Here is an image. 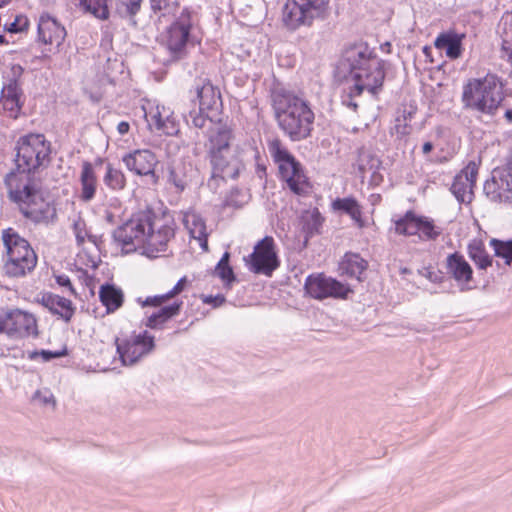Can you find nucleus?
I'll return each mask as SVG.
<instances>
[{
	"label": "nucleus",
	"mask_w": 512,
	"mask_h": 512,
	"mask_svg": "<svg viewBox=\"0 0 512 512\" xmlns=\"http://www.w3.org/2000/svg\"><path fill=\"white\" fill-rule=\"evenodd\" d=\"M208 158L212 170L209 186H218V180L237 179L244 168L242 161L232 150L209 152Z\"/></svg>",
	"instance_id": "12"
},
{
	"label": "nucleus",
	"mask_w": 512,
	"mask_h": 512,
	"mask_svg": "<svg viewBox=\"0 0 512 512\" xmlns=\"http://www.w3.org/2000/svg\"><path fill=\"white\" fill-rule=\"evenodd\" d=\"M198 99V108L193 107L183 112V118L189 127L203 129L206 123L212 122L211 117L204 112H217L222 108V98L218 87L214 86L210 80H203L201 85L196 87Z\"/></svg>",
	"instance_id": "9"
},
{
	"label": "nucleus",
	"mask_w": 512,
	"mask_h": 512,
	"mask_svg": "<svg viewBox=\"0 0 512 512\" xmlns=\"http://www.w3.org/2000/svg\"><path fill=\"white\" fill-rule=\"evenodd\" d=\"M389 46H390V43H388V42H387V43L385 44V48H388Z\"/></svg>",
	"instance_id": "64"
},
{
	"label": "nucleus",
	"mask_w": 512,
	"mask_h": 512,
	"mask_svg": "<svg viewBox=\"0 0 512 512\" xmlns=\"http://www.w3.org/2000/svg\"><path fill=\"white\" fill-rule=\"evenodd\" d=\"M233 139L232 129L226 124H217L214 128L210 130L209 134V152H218L226 150H232L230 143Z\"/></svg>",
	"instance_id": "26"
},
{
	"label": "nucleus",
	"mask_w": 512,
	"mask_h": 512,
	"mask_svg": "<svg viewBox=\"0 0 512 512\" xmlns=\"http://www.w3.org/2000/svg\"><path fill=\"white\" fill-rule=\"evenodd\" d=\"M34 399H38L43 404L47 405L50 403L55 404L54 396L52 393L46 391L42 393L41 391H36L34 394Z\"/></svg>",
	"instance_id": "49"
},
{
	"label": "nucleus",
	"mask_w": 512,
	"mask_h": 512,
	"mask_svg": "<svg viewBox=\"0 0 512 512\" xmlns=\"http://www.w3.org/2000/svg\"><path fill=\"white\" fill-rule=\"evenodd\" d=\"M38 39L44 44L59 47L65 40L66 30L58 20L48 13L40 16L38 21Z\"/></svg>",
	"instance_id": "18"
},
{
	"label": "nucleus",
	"mask_w": 512,
	"mask_h": 512,
	"mask_svg": "<svg viewBox=\"0 0 512 512\" xmlns=\"http://www.w3.org/2000/svg\"><path fill=\"white\" fill-rule=\"evenodd\" d=\"M170 299H171V297H168V292H167V293L161 294V295L148 296L144 300H142V298L139 297V298H137V302L142 307L150 306V307L161 308V307H163V304L168 302Z\"/></svg>",
	"instance_id": "44"
},
{
	"label": "nucleus",
	"mask_w": 512,
	"mask_h": 512,
	"mask_svg": "<svg viewBox=\"0 0 512 512\" xmlns=\"http://www.w3.org/2000/svg\"><path fill=\"white\" fill-rule=\"evenodd\" d=\"M142 0H119L117 11L123 18H129L136 24L134 17L140 11Z\"/></svg>",
	"instance_id": "42"
},
{
	"label": "nucleus",
	"mask_w": 512,
	"mask_h": 512,
	"mask_svg": "<svg viewBox=\"0 0 512 512\" xmlns=\"http://www.w3.org/2000/svg\"><path fill=\"white\" fill-rule=\"evenodd\" d=\"M197 175V169L190 161L180 159L169 167L168 181L175 187L177 193H182L191 185Z\"/></svg>",
	"instance_id": "19"
},
{
	"label": "nucleus",
	"mask_w": 512,
	"mask_h": 512,
	"mask_svg": "<svg viewBox=\"0 0 512 512\" xmlns=\"http://www.w3.org/2000/svg\"><path fill=\"white\" fill-rule=\"evenodd\" d=\"M385 65L386 62L378 57L373 48L360 41L343 50L338 69L344 75H350L354 81L352 94L361 95L366 90L376 96L382 90Z\"/></svg>",
	"instance_id": "3"
},
{
	"label": "nucleus",
	"mask_w": 512,
	"mask_h": 512,
	"mask_svg": "<svg viewBox=\"0 0 512 512\" xmlns=\"http://www.w3.org/2000/svg\"><path fill=\"white\" fill-rule=\"evenodd\" d=\"M421 218L422 216L416 215L413 211H407L403 217L395 222L396 233L405 236H419Z\"/></svg>",
	"instance_id": "34"
},
{
	"label": "nucleus",
	"mask_w": 512,
	"mask_h": 512,
	"mask_svg": "<svg viewBox=\"0 0 512 512\" xmlns=\"http://www.w3.org/2000/svg\"><path fill=\"white\" fill-rule=\"evenodd\" d=\"M203 302L206 304H211L214 307H219L225 302V297L223 295H216V296H206L203 299Z\"/></svg>",
	"instance_id": "51"
},
{
	"label": "nucleus",
	"mask_w": 512,
	"mask_h": 512,
	"mask_svg": "<svg viewBox=\"0 0 512 512\" xmlns=\"http://www.w3.org/2000/svg\"><path fill=\"white\" fill-rule=\"evenodd\" d=\"M249 270L255 274L271 277L280 266V260L276 251V244L272 236H265L259 240L253 252L245 258Z\"/></svg>",
	"instance_id": "10"
},
{
	"label": "nucleus",
	"mask_w": 512,
	"mask_h": 512,
	"mask_svg": "<svg viewBox=\"0 0 512 512\" xmlns=\"http://www.w3.org/2000/svg\"><path fill=\"white\" fill-rule=\"evenodd\" d=\"M80 6L100 20L109 18L107 0H79Z\"/></svg>",
	"instance_id": "38"
},
{
	"label": "nucleus",
	"mask_w": 512,
	"mask_h": 512,
	"mask_svg": "<svg viewBox=\"0 0 512 512\" xmlns=\"http://www.w3.org/2000/svg\"><path fill=\"white\" fill-rule=\"evenodd\" d=\"M2 240L6 248L7 257L37 258L28 241L22 238L14 229H4Z\"/></svg>",
	"instance_id": "21"
},
{
	"label": "nucleus",
	"mask_w": 512,
	"mask_h": 512,
	"mask_svg": "<svg viewBox=\"0 0 512 512\" xmlns=\"http://www.w3.org/2000/svg\"><path fill=\"white\" fill-rule=\"evenodd\" d=\"M389 46H390V43H388V42H387V43L385 44V48H388Z\"/></svg>",
	"instance_id": "63"
},
{
	"label": "nucleus",
	"mask_w": 512,
	"mask_h": 512,
	"mask_svg": "<svg viewBox=\"0 0 512 512\" xmlns=\"http://www.w3.org/2000/svg\"><path fill=\"white\" fill-rule=\"evenodd\" d=\"M29 27V20L25 15H17L13 22L5 25V29L10 33H19L26 31Z\"/></svg>",
	"instance_id": "46"
},
{
	"label": "nucleus",
	"mask_w": 512,
	"mask_h": 512,
	"mask_svg": "<svg viewBox=\"0 0 512 512\" xmlns=\"http://www.w3.org/2000/svg\"><path fill=\"white\" fill-rule=\"evenodd\" d=\"M122 161L130 172L137 176L147 177L148 183L151 185L158 184L160 177L156 174L155 168L159 160L151 150L136 149L125 154Z\"/></svg>",
	"instance_id": "14"
},
{
	"label": "nucleus",
	"mask_w": 512,
	"mask_h": 512,
	"mask_svg": "<svg viewBox=\"0 0 512 512\" xmlns=\"http://www.w3.org/2000/svg\"><path fill=\"white\" fill-rule=\"evenodd\" d=\"M182 306L183 302L179 301L159 308L147 318L145 322L146 327L155 330H162L170 319L179 315Z\"/></svg>",
	"instance_id": "27"
},
{
	"label": "nucleus",
	"mask_w": 512,
	"mask_h": 512,
	"mask_svg": "<svg viewBox=\"0 0 512 512\" xmlns=\"http://www.w3.org/2000/svg\"><path fill=\"white\" fill-rule=\"evenodd\" d=\"M256 174L260 179L264 178L266 175V167L258 164L256 167Z\"/></svg>",
	"instance_id": "53"
},
{
	"label": "nucleus",
	"mask_w": 512,
	"mask_h": 512,
	"mask_svg": "<svg viewBox=\"0 0 512 512\" xmlns=\"http://www.w3.org/2000/svg\"><path fill=\"white\" fill-rule=\"evenodd\" d=\"M73 232L75 234L76 243L78 246H82L86 239H88V241L96 246L99 242H101V236L91 234L86 228L85 221L81 218H78L76 221H74Z\"/></svg>",
	"instance_id": "40"
},
{
	"label": "nucleus",
	"mask_w": 512,
	"mask_h": 512,
	"mask_svg": "<svg viewBox=\"0 0 512 512\" xmlns=\"http://www.w3.org/2000/svg\"><path fill=\"white\" fill-rule=\"evenodd\" d=\"M331 208L334 212H341L350 216V218L358 225V227L361 228L364 226L361 206L354 197H338L332 201Z\"/></svg>",
	"instance_id": "30"
},
{
	"label": "nucleus",
	"mask_w": 512,
	"mask_h": 512,
	"mask_svg": "<svg viewBox=\"0 0 512 512\" xmlns=\"http://www.w3.org/2000/svg\"><path fill=\"white\" fill-rule=\"evenodd\" d=\"M14 149V168L4 178L8 198L25 218L48 223V204L42 203L45 208L36 205L38 200L43 202L40 172L51 162V143L43 134L30 133L19 137Z\"/></svg>",
	"instance_id": "1"
},
{
	"label": "nucleus",
	"mask_w": 512,
	"mask_h": 512,
	"mask_svg": "<svg viewBox=\"0 0 512 512\" xmlns=\"http://www.w3.org/2000/svg\"><path fill=\"white\" fill-rule=\"evenodd\" d=\"M99 298L107 313H113L118 310L124 301L123 291L114 284H104L100 287Z\"/></svg>",
	"instance_id": "32"
},
{
	"label": "nucleus",
	"mask_w": 512,
	"mask_h": 512,
	"mask_svg": "<svg viewBox=\"0 0 512 512\" xmlns=\"http://www.w3.org/2000/svg\"><path fill=\"white\" fill-rule=\"evenodd\" d=\"M502 50L504 52V55L507 56L508 60L512 63V45H503Z\"/></svg>",
	"instance_id": "54"
},
{
	"label": "nucleus",
	"mask_w": 512,
	"mask_h": 512,
	"mask_svg": "<svg viewBox=\"0 0 512 512\" xmlns=\"http://www.w3.org/2000/svg\"><path fill=\"white\" fill-rule=\"evenodd\" d=\"M5 332V317L0 315V333Z\"/></svg>",
	"instance_id": "59"
},
{
	"label": "nucleus",
	"mask_w": 512,
	"mask_h": 512,
	"mask_svg": "<svg viewBox=\"0 0 512 512\" xmlns=\"http://www.w3.org/2000/svg\"><path fill=\"white\" fill-rule=\"evenodd\" d=\"M81 194L80 198L84 202L91 201L96 193L97 178L90 162L84 161L82 164L81 175Z\"/></svg>",
	"instance_id": "31"
},
{
	"label": "nucleus",
	"mask_w": 512,
	"mask_h": 512,
	"mask_svg": "<svg viewBox=\"0 0 512 512\" xmlns=\"http://www.w3.org/2000/svg\"><path fill=\"white\" fill-rule=\"evenodd\" d=\"M324 222V218L317 208L307 212L302 217V230L305 234L304 245L306 246L309 239L320 233Z\"/></svg>",
	"instance_id": "33"
},
{
	"label": "nucleus",
	"mask_w": 512,
	"mask_h": 512,
	"mask_svg": "<svg viewBox=\"0 0 512 512\" xmlns=\"http://www.w3.org/2000/svg\"><path fill=\"white\" fill-rule=\"evenodd\" d=\"M407 133H408V131H407V126L405 125V126L403 127V130L401 131V134H403V135H404V134H407Z\"/></svg>",
	"instance_id": "62"
},
{
	"label": "nucleus",
	"mask_w": 512,
	"mask_h": 512,
	"mask_svg": "<svg viewBox=\"0 0 512 512\" xmlns=\"http://www.w3.org/2000/svg\"><path fill=\"white\" fill-rule=\"evenodd\" d=\"M468 255L479 269H487L492 265V258L481 241L473 240L469 243Z\"/></svg>",
	"instance_id": "35"
},
{
	"label": "nucleus",
	"mask_w": 512,
	"mask_h": 512,
	"mask_svg": "<svg viewBox=\"0 0 512 512\" xmlns=\"http://www.w3.org/2000/svg\"><path fill=\"white\" fill-rule=\"evenodd\" d=\"M187 285V278L182 277L178 280V282L175 284V286L168 291V297L174 298L175 296L179 295L181 292L184 291L185 287Z\"/></svg>",
	"instance_id": "47"
},
{
	"label": "nucleus",
	"mask_w": 512,
	"mask_h": 512,
	"mask_svg": "<svg viewBox=\"0 0 512 512\" xmlns=\"http://www.w3.org/2000/svg\"><path fill=\"white\" fill-rule=\"evenodd\" d=\"M143 109L146 121L150 127H154L156 130L162 131L167 135H172L177 131L165 107H162V110H160L159 106L151 108L149 111H146L145 108Z\"/></svg>",
	"instance_id": "28"
},
{
	"label": "nucleus",
	"mask_w": 512,
	"mask_h": 512,
	"mask_svg": "<svg viewBox=\"0 0 512 512\" xmlns=\"http://www.w3.org/2000/svg\"><path fill=\"white\" fill-rule=\"evenodd\" d=\"M504 117L508 121V123H512V109L506 110Z\"/></svg>",
	"instance_id": "58"
},
{
	"label": "nucleus",
	"mask_w": 512,
	"mask_h": 512,
	"mask_svg": "<svg viewBox=\"0 0 512 512\" xmlns=\"http://www.w3.org/2000/svg\"><path fill=\"white\" fill-rule=\"evenodd\" d=\"M117 353L124 365L135 364L142 356L150 353L154 347V337L147 331L131 334L129 337L115 338Z\"/></svg>",
	"instance_id": "11"
},
{
	"label": "nucleus",
	"mask_w": 512,
	"mask_h": 512,
	"mask_svg": "<svg viewBox=\"0 0 512 512\" xmlns=\"http://www.w3.org/2000/svg\"><path fill=\"white\" fill-rule=\"evenodd\" d=\"M419 238L425 241H434L442 233V229L434 224V221L426 216H422Z\"/></svg>",
	"instance_id": "41"
},
{
	"label": "nucleus",
	"mask_w": 512,
	"mask_h": 512,
	"mask_svg": "<svg viewBox=\"0 0 512 512\" xmlns=\"http://www.w3.org/2000/svg\"><path fill=\"white\" fill-rule=\"evenodd\" d=\"M434 148V145L432 142H425L422 146V152L423 154H428L430 153Z\"/></svg>",
	"instance_id": "55"
},
{
	"label": "nucleus",
	"mask_w": 512,
	"mask_h": 512,
	"mask_svg": "<svg viewBox=\"0 0 512 512\" xmlns=\"http://www.w3.org/2000/svg\"><path fill=\"white\" fill-rule=\"evenodd\" d=\"M478 166L475 162L468 165L457 174L453 180L450 191L459 203H470L473 199V187L476 183Z\"/></svg>",
	"instance_id": "17"
},
{
	"label": "nucleus",
	"mask_w": 512,
	"mask_h": 512,
	"mask_svg": "<svg viewBox=\"0 0 512 512\" xmlns=\"http://www.w3.org/2000/svg\"><path fill=\"white\" fill-rule=\"evenodd\" d=\"M55 280L59 286L68 288L69 291L71 292V294L76 295V291L73 288L71 280L67 275H65V274L57 275V276H55Z\"/></svg>",
	"instance_id": "48"
},
{
	"label": "nucleus",
	"mask_w": 512,
	"mask_h": 512,
	"mask_svg": "<svg viewBox=\"0 0 512 512\" xmlns=\"http://www.w3.org/2000/svg\"><path fill=\"white\" fill-rule=\"evenodd\" d=\"M183 224L191 238L199 242L200 247L208 250V233L203 218L195 212H186L183 216Z\"/></svg>",
	"instance_id": "25"
},
{
	"label": "nucleus",
	"mask_w": 512,
	"mask_h": 512,
	"mask_svg": "<svg viewBox=\"0 0 512 512\" xmlns=\"http://www.w3.org/2000/svg\"><path fill=\"white\" fill-rule=\"evenodd\" d=\"M446 269L447 274L458 283L467 284L472 280V267L459 252H454L447 256Z\"/></svg>",
	"instance_id": "23"
},
{
	"label": "nucleus",
	"mask_w": 512,
	"mask_h": 512,
	"mask_svg": "<svg viewBox=\"0 0 512 512\" xmlns=\"http://www.w3.org/2000/svg\"><path fill=\"white\" fill-rule=\"evenodd\" d=\"M367 266V261L358 254H347L342 268L346 274L360 280V276L367 269Z\"/></svg>",
	"instance_id": "37"
},
{
	"label": "nucleus",
	"mask_w": 512,
	"mask_h": 512,
	"mask_svg": "<svg viewBox=\"0 0 512 512\" xmlns=\"http://www.w3.org/2000/svg\"><path fill=\"white\" fill-rule=\"evenodd\" d=\"M306 292L315 299L346 298L351 290L341 282L323 274L310 275L305 281Z\"/></svg>",
	"instance_id": "15"
},
{
	"label": "nucleus",
	"mask_w": 512,
	"mask_h": 512,
	"mask_svg": "<svg viewBox=\"0 0 512 512\" xmlns=\"http://www.w3.org/2000/svg\"><path fill=\"white\" fill-rule=\"evenodd\" d=\"M11 72L13 77L9 80L8 84L2 88L1 99L4 109L11 112H18L21 109V89L18 85L17 78L22 75L23 68L20 65H13Z\"/></svg>",
	"instance_id": "22"
},
{
	"label": "nucleus",
	"mask_w": 512,
	"mask_h": 512,
	"mask_svg": "<svg viewBox=\"0 0 512 512\" xmlns=\"http://www.w3.org/2000/svg\"><path fill=\"white\" fill-rule=\"evenodd\" d=\"M37 264V258L29 257H7L4 262L3 270L6 276L10 278L23 277L34 270Z\"/></svg>",
	"instance_id": "29"
},
{
	"label": "nucleus",
	"mask_w": 512,
	"mask_h": 512,
	"mask_svg": "<svg viewBox=\"0 0 512 512\" xmlns=\"http://www.w3.org/2000/svg\"><path fill=\"white\" fill-rule=\"evenodd\" d=\"M9 2V0H0V8L2 6H4L5 4H7Z\"/></svg>",
	"instance_id": "61"
},
{
	"label": "nucleus",
	"mask_w": 512,
	"mask_h": 512,
	"mask_svg": "<svg viewBox=\"0 0 512 512\" xmlns=\"http://www.w3.org/2000/svg\"><path fill=\"white\" fill-rule=\"evenodd\" d=\"M483 191L492 202L512 203V166L509 162L492 170Z\"/></svg>",
	"instance_id": "13"
},
{
	"label": "nucleus",
	"mask_w": 512,
	"mask_h": 512,
	"mask_svg": "<svg viewBox=\"0 0 512 512\" xmlns=\"http://www.w3.org/2000/svg\"><path fill=\"white\" fill-rule=\"evenodd\" d=\"M197 23V13L185 7L167 28L163 34V45L171 61L182 60L188 55L189 46H194L192 31Z\"/></svg>",
	"instance_id": "6"
},
{
	"label": "nucleus",
	"mask_w": 512,
	"mask_h": 512,
	"mask_svg": "<svg viewBox=\"0 0 512 512\" xmlns=\"http://www.w3.org/2000/svg\"><path fill=\"white\" fill-rule=\"evenodd\" d=\"M329 0H287L282 20L288 30L310 27L316 19H323Z\"/></svg>",
	"instance_id": "8"
},
{
	"label": "nucleus",
	"mask_w": 512,
	"mask_h": 512,
	"mask_svg": "<svg viewBox=\"0 0 512 512\" xmlns=\"http://www.w3.org/2000/svg\"><path fill=\"white\" fill-rule=\"evenodd\" d=\"M130 129V125L128 122L126 121H121L118 125H117V131L119 132V134L121 135H124L126 133H128Z\"/></svg>",
	"instance_id": "52"
},
{
	"label": "nucleus",
	"mask_w": 512,
	"mask_h": 512,
	"mask_svg": "<svg viewBox=\"0 0 512 512\" xmlns=\"http://www.w3.org/2000/svg\"><path fill=\"white\" fill-rule=\"evenodd\" d=\"M38 302L47 308L53 315L59 316L66 323L70 322L75 314L76 308L72 301L57 294L50 292L43 293L38 298Z\"/></svg>",
	"instance_id": "20"
},
{
	"label": "nucleus",
	"mask_w": 512,
	"mask_h": 512,
	"mask_svg": "<svg viewBox=\"0 0 512 512\" xmlns=\"http://www.w3.org/2000/svg\"><path fill=\"white\" fill-rule=\"evenodd\" d=\"M268 149L274 162L278 165L280 177L289 189L297 194L308 192L309 182L301 163L285 148L279 139L269 142Z\"/></svg>",
	"instance_id": "7"
},
{
	"label": "nucleus",
	"mask_w": 512,
	"mask_h": 512,
	"mask_svg": "<svg viewBox=\"0 0 512 512\" xmlns=\"http://www.w3.org/2000/svg\"><path fill=\"white\" fill-rule=\"evenodd\" d=\"M357 96L358 95L352 94V87H350L347 96L343 98V104L353 111H357L358 103L354 100Z\"/></svg>",
	"instance_id": "50"
},
{
	"label": "nucleus",
	"mask_w": 512,
	"mask_h": 512,
	"mask_svg": "<svg viewBox=\"0 0 512 512\" xmlns=\"http://www.w3.org/2000/svg\"><path fill=\"white\" fill-rule=\"evenodd\" d=\"M150 2L152 10L162 12V16L171 13L177 4L176 0H150Z\"/></svg>",
	"instance_id": "45"
},
{
	"label": "nucleus",
	"mask_w": 512,
	"mask_h": 512,
	"mask_svg": "<svg viewBox=\"0 0 512 512\" xmlns=\"http://www.w3.org/2000/svg\"><path fill=\"white\" fill-rule=\"evenodd\" d=\"M230 253L225 252L215 267V275L218 276L226 286L236 281V276L232 267L229 264Z\"/></svg>",
	"instance_id": "39"
},
{
	"label": "nucleus",
	"mask_w": 512,
	"mask_h": 512,
	"mask_svg": "<svg viewBox=\"0 0 512 512\" xmlns=\"http://www.w3.org/2000/svg\"><path fill=\"white\" fill-rule=\"evenodd\" d=\"M503 100V84L496 74L469 79L463 86L461 101L465 110L492 116Z\"/></svg>",
	"instance_id": "5"
},
{
	"label": "nucleus",
	"mask_w": 512,
	"mask_h": 512,
	"mask_svg": "<svg viewBox=\"0 0 512 512\" xmlns=\"http://www.w3.org/2000/svg\"><path fill=\"white\" fill-rule=\"evenodd\" d=\"M105 220L109 224H114L115 223V215L110 211H106L105 212Z\"/></svg>",
	"instance_id": "56"
},
{
	"label": "nucleus",
	"mask_w": 512,
	"mask_h": 512,
	"mask_svg": "<svg viewBox=\"0 0 512 512\" xmlns=\"http://www.w3.org/2000/svg\"><path fill=\"white\" fill-rule=\"evenodd\" d=\"M104 184L112 191L119 192L122 191L126 187V176L124 173L115 167L112 164L108 163L106 165V172L103 177Z\"/></svg>",
	"instance_id": "36"
},
{
	"label": "nucleus",
	"mask_w": 512,
	"mask_h": 512,
	"mask_svg": "<svg viewBox=\"0 0 512 512\" xmlns=\"http://www.w3.org/2000/svg\"><path fill=\"white\" fill-rule=\"evenodd\" d=\"M5 317V333L14 338L38 336L36 318L20 309L7 310Z\"/></svg>",
	"instance_id": "16"
},
{
	"label": "nucleus",
	"mask_w": 512,
	"mask_h": 512,
	"mask_svg": "<svg viewBox=\"0 0 512 512\" xmlns=\"http://www.w3.org/2000/svg\"><path fill=\"white\" fill-rule=\"evenodd\" d=\"M271 104L277 125L286 137L300 142L311 136L315 113L307 99L277 85L271 89Z\"/></svg>",
	"instance_id": "4"
},
{
	"label": "nucleus",
	"mask_w": 512,
	"mask_h": 512,
	"mask_svg": "<svg viewBox=\"0 0 512 512\" xmlns=\"http://www.w3.org/2000/svg\"><path fill=\"white\" fill-rule=\"evenodd\" d=\"M8 44V41L6 40L5 36L0 34V45Z\"/></svg>",
	"instance_id": "60"
},
{
	"label": "nucleus",
	"mask_w": 512,
	"mask_h": 512,
	"mask_svg": "<svg viewBox=\"0 0 512 512\" xmlns=\"http://www.w3.org/2000/svg\"><path fill=\"white\" fill-rule=\"evenodd\" d=\"M68 355V350L66 347H64L62 350L59 351H50V350H40V351H33L29 354L30 359H36L37 357H41L44 362L51 361L55 358H61Z\"/></svg>",
	"instance_id": "43"
},
{
	"label": "nucleus",
	"mask_w": 512,
	"mask_h": 512,
	"mask_svg": "<svg viewBox=\"0 0 512 512\" xmlns=\"http://www.w3.org/2000/svg\"><path fill=\"white\" fill-rule=\"evenodd\" d=\"M174 236V221L158 217L149 208L134 213L112 233L114 243L125 253L138 248H143L148 254L164 252Z\"/></svg>",
	"instance_id": "2"
},
{
	"label": "nucleus",
	"mask_w": 512,
	"mask_h": 512,
	"mask_svg": "<svg viewBox=\"0 0 512 512\" xmlns=\"http://www.w3.org/2000/svg\"><path fill=\"white\" fill-rule=\"evenodd\" d=\"M464 38V33L450 30L440 33L435 39L434 45L436 48L444 50L448 58L458 59L462 55V41Z\"/></svg>",
	"instance_id": "24"
},
{
	"label": "nucleus",
	"mask_w": 512,
	"mask_h": 512,
	"mask_svg": "<svg viewBox=\"0 0 512 512\" xmlns=\"http://www.w3.org/2000/svg\"><path fill=\"white\" fill-rule=\"evenodd\" d=\"M428 278L432 281V282H439L440 281V278L437 274H434L432 272H429L428 273Z\"/></svg>",
	"instance_id": "57"
}]
</instances>
